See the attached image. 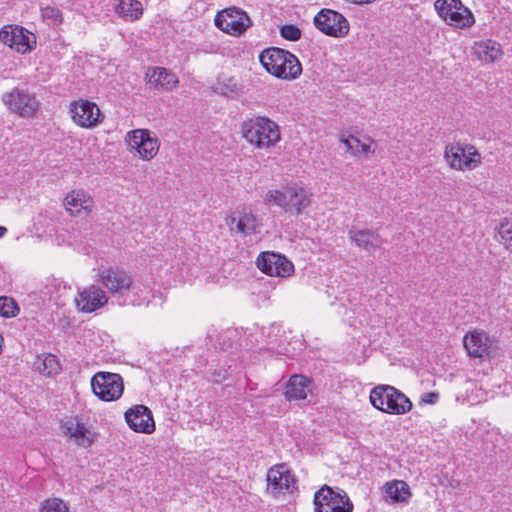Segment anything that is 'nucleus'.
I'll use <instances>...</instances> for the list:
<instances>
[{
  "mask_svg": "<svg viewBox=\"0 0 512 512\" xmlns=\"http://www.w3.org/2000/svg\"><path fill=\"white\" fill-rule=\"evenodd\" d=\"M40 512H70L67 505L59 498H51L45 500L41 507Z\"/></svg>",
  "mask_w": 512,
  "mask_h": 512,
  "instance_id": "34",
  "label": "nucleus"
},
{
  "mask_svg": "<svg viewBox=\"0 0 512 512\" xmlns=\"http://www.w3.org/2000/svg\"><path fill=\"white\" fill-rule=\"evenodd\" d=\"M370 402L376 409L401 415L412 409V402L398 389L390 385H379L370 392Z\"/></svg>",
  "mask_w": 512,
  "mask_h": 512,
  "instance_id": "4",
  "label": "nucleus"
},
{
  "mask_svg": "<svg viewBox=\"0 0 512 512\" xmlns=\"http://www.w3.org/2000/svg\"><path fill=\"white\" fill-rule=\"evenodd\" d=\"M125 420L135 432L149 434L155 430L151 411L144 405H136L126 411Z\"/></svg>",
  "mask_w": 512,
  "mask_h": 512,
  "instance_id": "19",
  "label": "nucleus"
},
{
  "mask_svg": "<svg viewBox=\"0 0 512 512\" xmlns=\"http://www.w3.org/2000/svg\"><path fill=\"white\" fill-rule=\"evenodd\" d=\"M463 345L470 357L484 358L490 354L492 339L487 332L475 329L465 334Z\"/></svg>",
  "mask_w": 512,
  "mask_h": 512,
  "instance_id": "18",
  "label": "nucleus"
},
{
  "mask_svg": "<svg viewBox=\"0 0 512 512\" xmlns=\"http://www.w3.org/2000/svg\"><path fill=\"white\" fill-rule=\"evenodd\" d=\"M312 381L303 375H292L285 386V398L288 401L303 400L311 391Z\"/></svg>",
  "mask_w": 512,
  "mask_h": 512,
  "instance_id": "24",
  "label": "nucleus"
},
{
  "mask_svg": "<svg viewBox=\"0 0 512 512\" xmlns=\"http://www.w3.org/2000/svg\"><path fill=\"white\" fill-rule=\"evenodd\" d=\"M214 23L221 31L232 36H240L252 25V20L246 11L231 6L217 12Z\"/></svg>",
  "mask_w": 512,
  "mask_h": 512,
  "instance_id": "7",
  "label": "nucleus"
},
{
  "mask_svg": "<svg viewBox=\"0 0 512 512\" xmlns=\"http://www.w3.org/2000/svg\"><path fill=\"white\" fill-rule=\"evenodd\" d=\"M475 50L479 59L485 62H494L502 56L500 44L493 40L476 43Z\"/></svg>",
  "mask_w": 512,
  "mask_h": 512,
  "instance_id": "29",
  "label": "nucleus"
},
{
  "mask_svg": "<svg viewBox=\"0 0 512 512\" xmlns=\"http://www.w3.org/2000/svg\"><path fill=\"white\" fill-rule=\"evenodd\" d=\"M227 223L231 226V231L236 230V232L245 236L255 233L260 226L258 217L251 212L242 213L238 219L231 217Z\"/></svg>",
  "mask_w": 512,
  "mask_h": 512,
  "instance_id": "26",
  "label": "nucleus"
},
{
  "mask_svg": "<svg viewBox=\"0 0 512 512\" xmlns=\"http://www.w3.org/2000/svg\"><path fill=\"white\" fill-rule=\"evenodd\" d=\"M340 142L344 144L346 151L355 157H366L375 152V147L373 146L372 141L370 143H364L357 137L349 136L347 138L342 137Z\"/></svg>",
  "mask_w": 512,
  "mask_h": 512,
  "instance_id": "28",
  "label": "nucleus"
},
{
  "mask_svg": "<svg viewBox=\"0 0 512 512\" xmlns=\"http://www.w3.org/2000/svg\"><path fill=\"white\" fill-rule=\"evenodd\" d=\"M6 232L7 229L4 226H0V238H2Z\"/></svg>",
  "mask_w": 512,
  "mask_h": 512,
  "instance_id": "40",
  "label": "nucleus"
},
{
  "mask_svg": "<svg viewBox=\"0 0 512 512\" xmlns=\"http://www.w3.org/2000/svg\"><path fill=\"white\" fill-rule=\"evenodd\" d=\"M259 60L268 73L279 79L294 80L302 73V65L298 58L278 47L263 50Z\"/></svg>",
  "mask_w": 512,
  "mask_h": 512,
  "instance_id": "1",
  "label": "nucleus"
},
{
  "mask_svg": "<svg viewBox=\"0 0 512 512\" xmlns=\"http://www.w3.org/2000/svg\"><path fill=\"white\" fill-rule=\"evenodd\" d=\"M0 41L16 52L26 54L36 46V36L20 26H5L0 30Z\"/></svg>",
  "mask_w": 512,
  "mask_h": 512,
  "instance_id": "11",
  "label": "nucleus"
},
{
  "mask_svg": "<svg viewBox=\"0 0 512 512\" xmlns=\"http://www.w3.org/2000/svg\"><path fill=\"white\" fill-rule=\"evenodd\" d=\"M314 24L322 33L341 38L349 33V22L339 12L331 9H322L314 17Z\"/></svg>",
  "mask_w": 512,
  "mask_h": 512,
  "instance_id": "10",
  "label": "nucleus"
},
{
  "mask_svg": "<svg viewBox=\"0 0 512 512\" xmlns=\"http://www.w3.org/2000/svg\"><path fill=\"white\" fill-rule=\"evenodd\" d=\"M115 13L124 21L133 22L141 18L143 7L138 0H118Z\"/></svg>",
  "mask_w": 512,
  "mask_h": 512,
  "instance_id": "27",
  "label": "nucleus"
},
{
  "mask_svg": "<svg viewBox=\"0 0 512 512\" xmlns=\"http://www.w3.org/2000/svg\"><path fill=\"white\" fill-rule=\"evenodd\" d=\"M18 311L19 308L12 298L6 296L0 297V316L5 318L14 317Z\"/></svg>",
  "mask_w": 512,
  "mask_h": 512,
  "instance_id": "33",
  "label": "nucleus"
},
{
  "mask_svg": "<svg viewBox=\"0 0 512 512\" xmlns=\"http://www.w3.org/2000/svg\"><path fill=\"white\" fill-rule=\"evenodd\" d=\"M280 63V68L288 70V57H284Z\"/></svg>",
  "mask_w": 512,
  "mask_h": 512,
  "instance_id": "39",
  "label": "nucleus"
},
{
  "mask_svg": "<svg viewBox=\"0 0 512 512\" xmlns=\"http://www.w3.org/2000/svg\"><path fill=\"white\" fill-rule=\"evenodd\" d=\"M98 281L116 298L123 297L133 285V280L126 271L114 268L100 270Z\"/></svg>",
  "mask_w": 512,
  "mask_h": 512,
  "instance_id": "12",
  "label": "nucleus"
},
{
  "mask_svg": "<svg viewBox=\"0 0 512 512\" xmlns=\"http://www.w3.org/2000/svg\"><path fill=\"white\" fill-rule=\"evenodd\" d=\"M242 136L259 149L274 146L280 140L279 126L266 117H255L241 125Z\"/></svg>",
  "mask_w": 512,
  "mask_h": 512,
  "instance_id": "3",
  "label": "nucleus"
},
{
  "mask_svg": "<svg viewBox=\"0 0 512 512\" xmlns=\"http://www.w3.org/2000/svg\"><path fill=\"white\" fill-rule=\"evenodd\" d=\"M349 239L359 248L370 251L380 248L384 240L374 230L370 229H351L348 232Z\"/></svg>",
  "mask_w": 512,
  "mask_h": 512,
  "instance_id": "23",
  "label": "nucleus"
},
{
  "mask_svg": "<svg viewBox=\"0 0 512 512\" xmlns=\"http://www.w3.org/2000/svg\"><path fill=\"white\" fill-rule=\"evenodd\" d=\"M501 243L512 252V223L505 222L500 225L499 229Z\"/></svg>",
  "mask_w": 512,
  "mask_h": 512,
  "instance_id": "36",
  "label": "nucleus"
},
{
  "mask_svg": "<svg viewBox=\"0 0 512 512\" xmlns=\"http://www.w3.org/2000/svg\"><path fill=\"white\" fill-rule=\"evenodd\" d=\"M126 142L131 149L138 152L143 160H151L159 150L157 138H153L146 129H136L126 135Z\"/></svg>",
  "mask_w": 512,
  "mask_h": 512,
  "instance_id": "13",
  "label": "nucleus"
},
{
  "mask_svg": "<svg viewBox=\"0 0 512 512\" xmlns=\"http://www.w3.org/2000/svg\"><path fill=\"white\" fill-rule=\"evenodd\" d=\"M35 368L45 376L57 375L60 370V364L57 357L53 354H43L36 358Z\"/></svg>",
  "mask_w": 512,
  "mask_h": 512,
  "instance_id": "30",
  "label": "nucleus"
},
{
  "mask_svg": "<svg viewBox=\"0 0 512 512\" xmlns=\"http://www.w3.org/2000/svg\"><path fill=\"white\" fill-rule=\"evenodd\" d=\"M314 512H352L354 505L347 493L340 489H333L323 485L314 494Z\"/></svg>",
  "mask_w": 512,
  "mask_h": 512,
  "instance_id": "5",
  "label": "nucleus"
},
{
  "mask_svg": "<svg viewBox=\"0 0 512 512\" xmlns=\"http://www.w3.org/2000/svg\"><path fill=\"white\" fill-rule=\"evenodd\" d=\"M145 77L149 87L155 90L170 91L179 82L177 75L164 67L149 68Z\"/></svg>",
  "mask_w": 512,
  "mask_h": 512,
  "instance_id": "20",
  "label": "nucleus"
},
{
  "mask_svg": "<svg viewBox=\"0 0 512 512\" xmlns=\"http://www.w3.org/2000/svg\"><path fill=\"white\" fill-rule=\"evenodd\" d=\"M43 19L50 20L54 25H59L63 22L62 12L54 6H45L41 9Z\"/></svg>",
  "mask_w": 512,
  "mask_h": 512,
  "instance_id": "35",
  "label": "nucleus"
},
{
  "mask_svg": "<svg viewBox=\"0 0 512 512\" xmlns=\"http://www.w3.org/2000/svg\"><path fill=\"white\" fill-rule=\"evenodd\" d=\"M280 35L289 41H297L301 37V30L292 24L283 25L280 28Z\"/></svg>",
  "mask_w": 512,
  "mask_h": 512,
  "instance_id": "37",
  "label": "nucleus"
},
{
  "mask_svg": "<svg viewBox=\"0 0 512 512\" xmlns=\"http://www.w3.org/2000/svg\"><path fill=\"white\" fill-rule=\"evenodd\" d=\"M2 100L10 111L23 118L33 117L40 107L35 94L18 88L4 93Z\"/></svg>",
  "mask_w": 512,
  "mask_h": 512,
  "instance_id": "9",
  "label": "nucleus"
},
{
  "mask_svg": "<svg viewBox=\"0 0 512 512\" xmlns=\"http://www.w3.org/2000/svg\"><path fill=\"white\" fill-rule=\"evenodd\" d=\"M268 205H276L286 213L300 215L311 204V194L298 184L269 190L264 196Z\"/></svg>",
  "mask_w": 512,
  "mask_h": 512,
  "instance_id": "2",
  "label": "nucleus"
},
{
  "mask_svg": "<svg viewBox=\"0 0 512 512\" xmlns=\"http://www.w3.org/2000/svg\"><path fill=\"white\" fill-rule=\"evenodd\" d=\"M435 10L444 22L456 28H469L474 22L472 12L460 0H436Z\"/></svg>",
  "mask_w": 512,
  "mask_h": 512,
  "instance_id": "6",
  "label": "nucleus"
},
{
  "mask_svg": "<svg viewBox=\"0 0 512 512\" xmlns=\"http://www.w3.org/2000/svg\"><path fill=\"white\" fill-rule=\"evenodd\" d=\"M256 264L262 272L269 276L287 277L294 271V265L291 261L274 252L261 253Z\"/></svg>",
  "mask_w": 512,
  "mask_h": 512,
  "instance_id": "14",
  "label": "nucleus"
},
{
  "mask_svg": "<svg viewBox=\"0 0 512 512\" xmlns=\"http://www.w3.org/2000/svg\"><path fill=\"white\" fill-rule=\"evenodd\" d=\"M268 490L274 495L292 493L296 488V480L293 474L284 466L278 465L267 473Z\"/></svg>",
  "mask_w": 512,
  "mask_h": 512,
  "instance_id": "16",
  "label": "nucleus"
},
{
  "mask_svg": "<svg viewBox=\"0 0 512 512\" xmlns=\"http://www.w3.org/2000/svg\"><path fill=\"white\" fill-rule=\"evenodd\" d=\"M385 498L392 503H408L412 496L409 485L403 480H392L384 484Z\"/></svg>",
  "mask_w": 512,
  "mask_h": 512,
  "instance_id": "25",
  "label": "nucleus"
},
{
  "mask_svg": "<svg viewBox=\"0 0 512 512\" xmlns=\"http://www.w3.org/2000/svg\"><path fill=\"white\" fill-rule=\"evenodd\" d=\"M464 146L449 144L445 147L444 158L452 169L464 170Z\"/></svg>",
  "mask_w": 512,
  "mask_h": 512,
  "instance_id": "31",
  "label": "nucleus"
},
{
  "mask_svg": "<svg viewBox=\"0 0 512 512\" xmlns=\"http://www.w3.org/2000/svg\"><path fill=\"white\" fill-rule=\"evenodd\" d=\"M464 170H473L479 167L482 163L481 154L477 151L474 146H465L464 147Z\"/></svg>",
  "mask_w": 512,
  "mask_h": 512,
  "instance_id": "32",
  "label": "nucleus"
},
{
  "mask_svg": "<svg viewBox=\"0 0 512 512\" xmlns=\"http://www.w3.org/2000/svg\"><path fill=\"white\" fill-rule=\"evenodd\" d=\"M439 400L438 392H427L421 395L420 403L421 404H436Z\"/></svg>",
  "mask_w": 512,
  "mask_h": 512,
  "instance_id": "38",
  "label": "nucleus"
},
{
  "mask_svg": "<svg viewBox=\"0 0 512 512\" xmlns=\"http://www.w3.org/2000/svg\"><path fill=\"white\" fill-rule=\"evenodd\" d=\"M66 210L71 216H80L82 212L88 214L93 209V199L84 190H73L64 199Z\"/></svg>",
  "mask_w": 512,
  "mask_h": 512,
  "instance_id": "21",
  "label": "nucleus"
},
{
  "mask_svg": "<svg viewBox=\"0 0 512 512\" xmlns=\"http://www.w3.org/2000/svg\"><path fill=\"white\" fill-rule=\"evenodd\" d=\"M64 433L78 446L89 447L94 442V433L77 418H70L63 424Z\"/></svg>",
  "mask_w": 512,
  "mask_h": 512,
  "instance_id": "22",
  "label": "nucleus"
},
{
  "mask_svg": "<svg viewBox=\"0 0 512 512\" xmlns=\"http://www.w3.org/2000/svg\"><path fill=\"white\" fill-rule=\"evenodd\" d=\"M73 121L83 128H92L100 123L101 111L91 101L80 100L73 102L70 106Z\"/></svg>",
  "mask_w": 512,
  "mask_h": 512,
  "instance_id": "17",
  "label": "nucleus"
},
{
  "mask_svg": "<svg viewBox=\"0 0 512 512\" xmlns=\"http://www.w3.org/2000/svg\"><path fill=\"white\" fill-rule=\"evenodd\" d=\"M91 387L95 396L100 400L109 402L121 397L124 383L119 374L100 371L92 377Z\"/></svg>",
  "mask_w": 512,
  "mask_h": 512,
  "instance_id": "8",
  "label": "nucleus"
},
{
  "mask_svg": "<svg viewBox=\"0 0 512 512\" xmlns=\"http://www.w3.org/2000/svg\"><path fill=\"white\" fill-rule=\"evenodd\" d=\"M108 303V297L104 290L92 284L79 291L75 298V305L78 311L92 313Z\"/></svg>",
  "mask_w": 512,
  "mask_h": 512,
  "instance_id": "15",
  "label": "nucleus"
}]
</instances>
